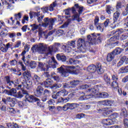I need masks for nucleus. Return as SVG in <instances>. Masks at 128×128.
Here are the masks:
<instances>
[{"label":"nucleus","instance_id":"51","mask_svg":"<svg viewBox=\"0 0 128 128\" xmlns=\"http://www.w3.org/2000/svg\"><path fill=\"white\" fill-rule=\"evenodd\" d=\"M120 40V36H113L110 38L111 42H116V40Z\"/></svg>","mask_w":128,"mask_h":128},{"label":"nucleus","instance_id":"32","mask_svg":"<svg viewBox=\"0 0 128 128\" xmlns=\"http://www.w3.org/2000/svg\"><path fill=\"white\" fill-rule=\"evenodd\" d=\"M22 74L23 77L25 80H28V78L31 76L30 72L28 71V70L25 71Z\"/></svg>","mask_w":128,"mask_h":128},{"label":"nucleus","instance_id":"49","mask_svg":"<svg viewBox=\"0 0 128 128\" xmlns=\"http://www.w3.org/2000/svg\"><path fill=\"white\" fill-rule=\"evenodd\" d=\"M58 22H59L60 24H62V22H64V16L58 15Z\"/></svg>","mask_w":128,"mask_h":128},{"label":"nucleus","instance_id":"5","mask_svg":"<svg viewBox=\"0 0 128 128\" xmlns=\"http://www.w3.org/2000/svg\"><path fill=\"white\" fill-rule=\"evenodd\" d=\"M58 66V62L56 60L54 57H52L50 60L48 62V64H44L42 62H40L38 66V68L42 72H46L49 68H56Z\"/></svg>","mask_w":128,"mask_h":128},{"label":"nucleus","instance_id":"33","mask_svg":"<svg viewBox=\"0 0 128 128\" xmlns=\"http://www.w3.org/2000/svg\"><path fill=\"white\" fill-rule=\"evenodd\" d=\"M80 82L79 80H72L70 82L71 88H75L76 86H78Z\"/></svg>","mask_w":128,"mask_h":128},{"label":"nucleus","instance_id":"37","mask_svg":"<svg viewBox=\"0 0 128 128\" xmlns=\"http://www.w3.org/2000/svg\"><path fill=\"white\" fill-rule=\"evenodd\" d=\"M114 119H106V126H110L112 124H114Z\"/></svg>","mask_w":128,"mask_h":128},{"label":"nucleus","instance_id":"1","mask_svg":"<svg viewBox=\"0 0 128 128\" xmlns=\"http://www.w3.org/2000/svg\"><path fill=\"white\" fill-rule=\"evenodd\" d=\"M100 34L93 33L88 36V42H85L84 40L80 38L77 42V49H74L75 52H84L86 47L87 46L95 44L96 43V38L100 36Z\"/></svg>","mask_w":128,"mask_h":128},{"label":"nucleus","instance_id":"23","mask_svg":"<svg viewBox=\"0 0 128 128\" xmlns=\"http://www.w3.org/2000/svg\"><path fill=\"white\" fill-rule=\"evenodd\" d=\"M57 6L58 3L56 2V1H54L52 4H51L48 6L50 12H54V8Z\"/></svg>","mask_w":128,"mask_h":128},{"label":"nucleus","instance_id":"44","mask_svg":"<svg viewBox=\"0 0 128 128\" xmlns=\"http://www.w3.org/2000/svg\"><path fill=\"white\" fill-rule=\"evenodd\" d=\"M41 10L44 14H46V12H48V10H50L48 6H43L41 8Z\"/></svg>","mask_w":128,"mask_h":128},{"label":"nucleus","instance_id":"39","mask_svg":"<svg viewBox=\"0 0 128 128\" xmlns=\"http://www.w3.org/2000/svg\"><path fill=\"white\" fill-rule=\"evenodd\" d=\"M120 18V12H116L114 14V22H116Z\"/></svg>","mask_w":128,"mask_h":128},{"label":"nucleus","instance_id":"63","mask_svg":"<svg viewBox=\"0 0 128 128\" xmlns=\"http://www.w3.org/2000/svg\"><path fill=\"white\" fill-rule=\"evenodd\" d=\"M0 50H2L3 52H8V49L6 47H2L0 46Z\"/></svg>","mask_w":128,"mask_h":128},{"label":"nucleus","instance_id":"40","mask_svg":"<svg viewBox=\"0 0 128 128\" xmlns=\"http://www.w3.org/2000/svg\"><path fill=\"white\" fill-rule=\"evenodd\" d=\"M120 74H124V72H128V66L123 67L120 70Z\"/></svg>","mask_w":128,"mask_h":128},{"label":"nucleus","instance_id":"17","mask_svg":"<svg viewBox=\"0 0 128 128\" xmlns=\"http://www.w3.org/2000/svg\"><path fill=\"white\" fill-rule=\"evenodd\" d=\"M108 97V94L106 92H98V90L97 89V94L96 98H106Z\"/></svg>","mask_w":128,"mask_h":128},{"label":"nucleus","instance_id":"53","mask_svg":"<svg viewBox=\"0 0 128 128\" xmlns=\"http://www.w3.org/2000/svg\"><path fill=\"white\" fill-rule=\"evenodd\" d=\"M112 77L113 82H118V75H116V74H112Z\"/></svg>","mask_w":128,"mask_h":128},{"label":"nucleus","instance_id":"47","mask_svg":"<svg viewBox=\"0 0 128 128\" xmlns=\"http://www.w3.org/2000/svg\"><path fill=\"white\" fill-rule=\"evenodd\" d=\"M14 17L16 20H20L22 18V13L19 12L18 14H14Z\"/></svg>","mask_w":128,"mask_h":128},{"label":"nucleus","instance_id":"24","mask_svg":"<svg viewBox=\"0 0 128 128\" xmlns=\"http://www.w3.org/2000/svg\"><path fill=\"white\" fill-rule=\"evenodd\" d=\"M112 104H114V102L110 100H105L102 101V104L103 106H112Z\"/></svg>","mask_w":128,"mask_h":128},{"label":"nucleus","instance_id":"20","mask_svg":"<svg viewBox=\"0 0 128 128\" xmlns=\"http://www.w3.org/2000/svg\"><path fill=\"white\" fill-rule=\"evenodd\" d=\"M87 70L89 72L94 74V72H96V66L94 64H91L88 67Z\"/></svg>","mask_w":128,"mask_h":128},{"label":"nucleus","instance_id":"14","mask_svg":"<svg viewBox=\"0 0 128 128\" xmlns=\"http://www.w3.org/2000/svg\"><path fill=\"white\" fill-rule=\"evenodd\" d=\"M42 94H44V88L40 85H39L36 89L35 94L36 96L40 98Z\"/></svg>","mask_w":128,"mask_h":128},{"label":"nucleus","instance_id":"50","mask_svg":"<svg viewBox=\"0 0 128 128\" xmlns=\"http://www.w3.org/2000/svg\"><path fill=\"white\" fill-rule=\"evenodd\" d=\"M110 19H106V21L104 22V26L105 28H108V24H110Z\"/></svg>","mask_w":128,"mask_h":128},{"label":"nucleus","instance_id":"64","mask_svg":"<svg viewBox=\"0 0 128 128\" xmlns=\"http://www.w3.org/2000/svg\"><path fill=\"white\" fill-rule=\"evenodd\" d=\"M122 82H128V75L123 78Z\"/></svg>","mask_w":128,"mask_h":128},{"label":"nucleus","instance_id":"55","mask_svg":"<svg viewBox=\"0 0 128 128\" xmlns=\"http://www.w3.org/2000/svg\"><path fill=\"white\" fill-rule=\"evenodd\" d=\"M16 100L14 98H12L10 96L6 98L7 102H14V100Z\"/></svg>","mask_w":128,"mask_h":128},{"label":"nucleus","instance_id":"60","mask_svg":"<svg viewBox=\"0 0 128 128\" xmlns=\"http://www.w3.org/2000/svg\"><path fill=\"white\" fill-rule=\"evenodd\" d=\"M98 22H100V19L98 16H96L94 20V26H96L97 24H100L98 23Z\"/></svg>","mask_w":128,"mask_h":128},{"label":"nucleus","instance_id":"15","mask_svg":"<svg viewBox=\"0 0 128 128\" xmlns=\"http://www.w3.org/2000/svg\"><path fill=\"white\" fill-rule=\"evenodd\" d=\"M24 88H26V90H30L32 88V82L30 80H28L26 82L23 84Z\"/></svg>","mask_w":128,"mask_h":128},{"label":"nucleus","instance_id":"19","mask_svg":"<svg viewBox=\"0 0 128 128\" xmlns=\"http://www.w3.org/2000/svg\"><path fill=\"white\" fill-rule=\"evenodd\" d=\"M68 94V92L64 89L57 92V96H66Z\"/></svg>","mask_w":128,"mask_h":128},{"label":"nucleus","instance_id":"18","mask_svg":"<svg viewBox=\"0 0 128 128\" xmlns=\"http://www.w3.org/2000/svg\"><path fill=\"white\" fill-rule=\"evenodd\" d=\"M96 70L97 71L98 74H104V68L102 66V64L100 63H97L96 66Z\"/></svg>","mask_w":128,"mask_h":128},{"label":"nucleus","instance_id":"4","mask_svg":"<svg viewBox=\"0 0 128 128\" xmlns=\"http://www.w3.org/2000/svg\"><path fill=\"white\" fill-rule=\"evenodd\" d=\"M62 48L66 52L69 54V56H70L74 58H76V52H75L74 50H78V48H76V40L68 42V44L64 45Z\"/></svg>","mask_w":128,"mask_h":128},{"label":"nucleus","instance_id":"35","mask_svg":"<svg viewBox=\"0 0 128 128\" xmlns=\"http://www.w3.org/2000/svg\"><path fill=\"white\" fill-rule=\"evenodd\" d=\"M104 80L106 82L107 84H110V78H108L107 74H104Z\"/></svg>","mask_w":128,"mask_h":128},{"label":"nucleus","instance_id":"28","mask_svg":"<svg viewBox=\"0 0 128 128\" xmlns=\"http://www.w3.org/2000/svg\"><path fill=\"white\" fill-rule=\"evenodd\" d=\"M115 56H116L114 53H112V52L108 54L107 56V58H106L107 61L109 62H112V60L114 58Z\"/></svg>","mask_w":128,"mask_h":128},{"label":"nucleus","instance_id":"52","mask_svg":"<svg viewBox=\"0 0 128 128\" xmlns=\"http://www.w3.org/2000/svg\"><path fill=\"white\" fill-rule=\"evenodd\" d=\"M76 60L74 59H72V58H70L69 59L68 62H67L68 64H76Z\"/></svg>","mask_w":128,"mask_h":128},{"label":"nucleus","instance_id":"21","mask_svg":"<svg viewBox=\"0 0 128 128\" xmlns=\"http://www.w3.org/2000/svg\"><path fill=\"white\" fill-rule=\"evenodd\" d=\"M99 112H106V114H110V112H112V110L110 108H102L98 110Z\"/></svg>","mask_w":128,"mask_h":128},{"label":"nucleus","instance_id":"7","mask_svg":"<svg viewBox=\"0 0 128 128\" xmlns=\"http://www.w3.org/2000/svg\"><path fill=\"white\" fill-rule=\"evenodd\" d=\"M88 92H90V94L82 96L80 98L81 100H86L90 98H96L98 94V89L96 88H90L88 89Z\"/></svg>","mask_w":128,"mask_h":128},{"label":"nucleus","instance_id":"59","mask_svg":"<svg viewBox=\"0 0 128 128\" xmlns=\"http://www.w3.org/2000/svg\"><path fill=\"white\" fill-rule=\"evenodd\" d=\"M57 34H58V36H62V34H64V31L62 30H59L56 31Z\"/></svg>","mask_w":128,"mask_h":128},{"label":"nucleus","instance_id":"25","mask_svg":"<svg viewBox=\"0 0 128 128\" xmlns=\"http://www.w3.org/2000/svg\"><path fill=\"white\" fill-rule=\"evenodd\" d=\"M53 82H54L52 80L48 78L44 82V84L46 88H48L50 86H52V84Z\"/></svg>","mask_w":128,"mask_h":128},{"label":"nucleus","instance_id":"16","mask_svg":"<svg viewBox=\"0 0 128 128\" xmlns=\"http://www.w3.org/2000/svg\"><path fill=\"white\" fill-rule=\"evenodd\" d=\"M74 10L75 12H76V8L74 7H72V8H68V9H66L64 10V12H65V14L66 16H65V18H70V10L72 12V10Z\"/></svg>","mask_w":128,"mask_h":128},{"label":"nucleus","instance_id":"42","mask_svg":"<svg viewBox=\"0 0 128 128\" xmlns=\"http://www.w3.org/2000/svg\"><path fill=\"white\" fill-rule=\"evenodd\" d=\"M7 126L8 128H20L18 124H15L14 125L12 124V123H9L7 124Z\"/></svg>","mask_w":128,"mask_h":128},{"label":"nucleus","instance_id":"3","mask_svg":"<svg viewBox=\"0 0 128 128\" xmlns=\"http://www.w3.org/2000/svg\"><path fill=\"white\" fill-rule=\"evenodd\" d=\"M58 72L61 74L62 76L66 78L68 76V74H78V69L76 68L74 66H62L60 68H57Z\"/></svg>","mask_w":128,"mask_h":128},{"label":"nucleus","instance_id":"31","mask_svg":"<svg viewBox=\"0 0 128 128\" xmlns=\"http://www.w3.org/2000/svg\"><path fill=\"white\" fill-rule=\"evenodd\" d=\"M122 50H124L123 49L118 48L114 50L112 52L114 54V55L118 56V54H121Z\"/></svg>","mask_w":128,"mask_h":128},{"label":"nucleus","instance_id":"54","mask_svg":"<svg viewBox=\"0 0 128 128\" xmlns=\"http://www.w3.org/2000/svg\"><path fill=\"white\" fill-rule=\"evenodd\" d=\"M69 106L70 104H68V103H67L66 104H64V106L62 107L63 110L66 111L68 110H70Z\"/></svg>","mask_w":128,"mask_h":128},{"label":"nucleus","instance_id":"12","mask_svg":"<svg viewBox=\"0 0 128 128\" xmlns=\"http://www.w3.org/2000/svg\"><path fill=\"white\" fill-rule=\"evenodd\" d=\"M32 16H34V18H36V20L39 22V24H41L42 22V19L44 17V16H40V12H32Z\"/></svg>","mask_w":128,"mask_h":128},{"label":"nucleus","instance_id":"61","mask_svg":"<svg viewBox=\"0 0 128 128\" xmlns=\"http://www.w3.org/2000/svg\"><path fill=\"white\" fill-rule=\"evenodd\" d=\"M84 116V114H78L76 116V118H78L79 120H80V118H82Z\"/></svg>","mask_w":128,"mask_h":128},{"label":"nucleus","instance_id":"6","mask_svg":"<svg viewBox=\"0 0 128 128\" xmlns=\"http://www.w3.org/2000/svg\"><path fill=\"white\" fill-rule=\"evenodd\" d=\"M74 6L76 8L78 14L76 11L72 10L73 15L72 16V20H77L78 22H82V18H80V16L84 12V7L78 6V4H75Z\"/></svg>","mask_w":128,"mask_h":128},{"label":"nucleus","instance_id":"22","mask_svg":"<svg viewBox=\"0 0 128 128\" xmlns=\"http://www.w3.org/2000/svg\"><path fill=\"white\" fill-rule=\"evenodd\" d=\"M18 104L20 108H26V107L28 106V102H26V100H24L22 102H19Z\"/></svg>","mask_w":128,"mask_h":128},{"label":"nucleus","instance_id":"43","mask_svg":"<svg viewBox=\"0 0 128 128\" xmlns=\"http://www.w3.org/2000/svg\"><path fill=\"white\" fill-rule=\"evenodd\" d=\"M128 38V32L120 36V40H126Z\"/></svg>","mask_w":128,"mask_h":128},{"label":"nucleus","instance_id":"38","mask_svg":"<svg viewBox=\"0 0 128 128\" xmlns=\"http://www.w3.org/2000/svg\"><path fill=\"white\" fill-rule=\"evenodd\" d=\"M97 30H99L100 32H104V27L102 26V24H97V25H95Z\"/></svg>","mask_w":128,"mask_h":128},{"label":"nucleus","instance_id":"58","mask_svg":"<svg viewBox=\"0 0 128 128\" xmlns=\"http://www.w3.org/2000/svg\"><path fill=\"white\" fill-rule=\"evenodd\" d=\"M16 34L14 32H10L8 33V36L10 38H16Z\"/></svg>","mask_w":128,"mask_h":128},{"label":"nucleus","instance_id":"46","mask_svg":"<svg viewBox=\"0 0 128 128\" xmlns=\"http://www.w3.org/2000/svg\"><path fill=\"white\" fill-rule=\"evenodd\" d=\"M7 22L8 24H10V26H14V20H13L12 17H11L10 19H8Z\"/></svg>","mask_w":128,"mask_h":128},{"label":"nucleus","instance_id":"56","mask_svg":"<svg viewBox=\"0 0 128 128\" xmlns=\"http://www.w3.org/2000/svg\"><path fill=\"white\" fill-rule=\"evenodd\" d=\"M19 64L21 65L22 70L24 72H26L28 70L26 66L22 64V62H19Z\"/></svg>","mask_w":128,"mask_h":128},{"label":"nucleus","instance_id":"36","mask_svg":"<svg viewBox=\"0 0 128 128\" xmlns=\"http://www.w3.org/2000/svg\"><path fill=\"white\" fill-rule=\"evenodd\" d=\"M62 88V84H55L50 86L52 90H56L57 88Z\"/></svg>","mask_w":128,"mask_h":128},{"label":"nucleus","instance_id":"45","mask_svg":"<svg viewBox=\"0 0 128 128\" xmlns=\"http://www.w3.org/2000/svg\"><path fill=\"white\" fill-rule=\"evenodd\" d=\"M112 86L114 88H118V81H113L112 82Z\"/></svg>","mask_w":128,"mask_h":128},{"label":"nucleus","instance_id":"29","mask_svg":"<svg viewBox=\"0 0 128 128\" xmlns=\"http://www.w3.org/2000/svg\"><path fill=\"white\" fill-rule=\"evenodd\" d=\"M56 58L58 60H62V62H66V57L64 55L58 54L56 55Z\"/></svg>","mask_w":128,"mask_h":128},{"label":"nucleus","instance_id":"2","mask_svg":"<svg viewBox=\"0 0 128 128\" xmlns=\"http://www.w3.org/2000/svg\"><path fill=\"white\" fill-rule=\"evenodd\" d=\"M44 22L42 24H33L30 25V26L32 28V30L34 32L36 30H38V36L40 38H42V36H44L45 38H48L46 34V32L42 30V26L44 28H46L48 26H49V30H52V26L54 24V20H56V18H46L44 20Z\"/></svg>","mask_w":128,"mask_h":128},{"label":"nucleus","instance_id":"57","mask_svg":"<svg viewBox=\"0 0 128 128\" xmlns=\"http://www.w3.org/2000/svg\"><path fill=\"white\" fill-rule=\"evenodd\" d=\"M10 66H16L18 64V61L16 60H12L10 62Z\"/></svg>","mask_w":128,"mask_h":128},{"label":"nucleus","instance_id":"34","mask_svg":"<svg viewBox=\"0 0 128 128\" xmlns=\"http://www.w3.org/2000/svg\"><path fill=\"white\" fill-rule=\"evenodd\" d=\"M120 115L124 118H126L128 116V111L126 108H122L121 110Z\"/></svg>","mask_w":128,"mask_h":128},{"label":"nucleus","instance_id":"11","mask_svg":"<svg viewBox=\"0 0 128 128\" xmlns=\"http://www.w3.org/2000/svg\"><path fill=\"white\" fill-rule=\"evenodd\" d=\"M3 94H7L8 96H14V98H16V90L14 88H12L9 90L5 89L3 91Z\"/></svg>","mask_w":128,"mask_h":128},{"label":"nucleus","instance_id":"13","mask_svg":"<svg viewBox=\"0 0 128 128\" xmlns=\"http://www.w3.org/2000/svg\"><path fill=\"white\" fill-rule=\"evenodd\" d=\"M25 98H26L25 100H26V102H36V100H38V98H36V97L32 95L28 94V92L27 94H26L25 96Z\"/></svg>","mask_w":128,"mask_h":128},{"label":"nucleus","instance_id":"8","mask_svg":"<svg viewBox=\"0 0 128 128\" xmlns=\"http://www.w3.org/2000/svg\"><path fill=\"white\" fill-rule=\"evenodd\" d=\"M46 46L42 43L34 45L32 48V50L33 52L35 50V52H37L39 54H44V52L46 50Z\"/></svg>","mask_w":128,"mask_h":128},{"label":"nucleus","instance_id":"27","mask_svg":"<svg viewBox=\"0 0 128 128\" xmlns=\"http://www.w3.org/2000/svg\"><path fill=\"white\" fill-rule=\"evenodd\" d=\"M69 104V110H74V108H76L78 106H80V104H78V103H68Z\"/></svg>","mask_w":128,"mask_h":128},{"label":"nucleus","instance_id":"48","mask_svg":"<svg viewBox=\"0 0 128 128\" xmlns=\"http://www.w3.org/2000/svg\"><path fill=\"white\" fill-rule=\"evenodd\" d=\"M30 66L31 68H36V63L34 61H32L30 63Z\"/></svg>","mask_w":128,"mask_h":128},{"label":"nucleus","instance_id":"10","mask_svg":"<svg viewBox=\"0 0 128 128\" xmlns=\"http://www.w3.org/2000/svg\"><path fill=\"white\" fill-rule=\"evenodd\" d=\"M16 0H1V2H2V4H6L8 10H12V4H14V1L16 2Z\"/></svg>","mask_w":128,"mask_h":128},{"label":"nucleus","instance_id":"41","mask_svg":"<svg viewBox=\"0 0 128 128\" xmlns=\"http://www.w3.org/2000/svg\"><path fill=\"white\" fill-rule=\"evenodd\" d=\"M32 80L35 82H38L40 80V77L36 74H34L32 78Z\"/></svg>","mask_w":128,"mask_h":128},{"label":"nucleus","instance_id":"9","mask_svg":"<svg viewBox=\"0 0 128 128\" xmlns=\"http://www.w3.org/2000/svg\"><path fill=\"white\" fill-rule=\"evenodd\" d=\"M58 48H60V43H55L53 46H50L48 48V52L47 53V56H52V52H56L58 50Z\"/></svg>","mask_w":128,"mask_h":128},{"label":"nucleus","instance_id":"30","mask_svg":"<svg viewBox=\"0 0 128 128\" xmlns=\"http://www.w3.org/2000/svg\"><path fill=\"white\" fill-rule=\"evenodd\" d=\"M114 7H112L110 5L106 6V12L107 14H112V12H114Z\"/></svg>","mask_w":128,"mask_h":128},{"label":"nucleus","instance_id":"62","mask_svg":"<svg viewBox=\"0 0 128 128\" xmlns=\"http://www.w3.org/2000/svg\"><path fill=\"white\" fill-rule=\"evenodd\" d=\"M35 102H36V104L38 106H40V108H42V103L40 102V99L38 98V100H35Z\"/></svg>","mask_w":128,"mask_h":128},{"label":"nucleus","instance_id":"26","mask_svg":"<svg viewBox=\"0 0 128 128\" xmlns=\"http://www.w3.org/2000/svg\"><path fill=\"white\" fill-rule=\"evenodd\" d=\"M28 92L26 90H23L22 92H18V94H16V96H15V98H23L24 94H27Z\"/></svg>","mask_w":128,"mask_h":128}]
</instances>
